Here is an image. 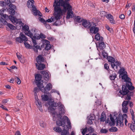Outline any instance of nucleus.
<instances>
[{"mask_svg": "<svg viewBox=\"0 0 135 135\" xmlns=\"http://www.w3.org/2000/svg\"><path fill=\"white\" fill-rule=\"evenodd\" d=\"M41 73L44 76V78L45 80L48 81L49 79V75L48 73L46 71H42L41 72Z\"/></svg>", "mask_w": 135, "mask_h": 135, "instance_id": "19", "label": "nucleus"}, {"mask_svg": "<svg viewBox=\"0 0 135 135\" xmlns=\"http://www.w3.org/2000/svg\"><path fill=\"white\" fill-rule=\"evenodd\" d=\"M35 79L36 80L35 83L38 87L41 88V85L42 84L41 82V80L42 78V76L40 74H36L35 76Z\"/></svg>", "mask_w": 135, "mask_h": 135, "instance_id": "9", "label": "nucleus"}, {"mask_svg": "<svg viewBox=\"0 0 135 135\" xmlns=\"http://www.w3.org/2000/svg\"><path fill=\"white\" fill-rule=\"evenodd\" d=\"M128 125L133 132H135V120L134 119H132L131 123H128Z\"/></svg>", "mask_w": 135, "mask_h": 135, "instance_id": "16", "label": "nucleus"}, {"mask_svg": "<svg viewBox=\"0 0 135 135\" xmlns=\"http://www.w3.org/2000/svg\"><path fill=\"white\" fill-rule=\"evenodd\" d=\"M100 14L101 16L103 17L104 16L106 17V16L107 15L106 12L103 11H100Z\"/></svg>", "mask_w": 135, "mask_h": 135, "instance_id": "43", "label": "nucleus"}, {"mask_svg": "<svg viewBox=\"0 0 135 135\" xmlns=\"http://www.w3.org/2000/svg\"><path fill=\"white\" fill-rule=\"evenodd\" d=\"M16 40L17 42L21 43L24 41V44L25 47L28 49H31L32 46L26 42L28 40V38L22 33H21L19 35V36L17 37L16 38Z\"/></svg>", "mask_w": 135, "mask_h": 135, "instance_id": "5", "label": "nucleus"}, {"mask_svg": "<svg viewBox=\"0 0 135 135\" xmlns=\"http://www.w3.org/2000/svg\"><path fill=\"white\" fill-rule=\"evenodd\" d=\"M40 38L44 39L45 38V35L42 33H41L40 35Z\"/></svg>", "mask_w": 135, "mask_h": 135, "instance_id": "61", "label": "nucleus"}, {"mask_svg": "<svg viewBox=\"0 0 135 135\" xmlns=\"http://www.w3.org/2000/svg\"><path fill=\"white\" fill-rule=\"evenodd\" d=\"M104 69L106 70L107 72L109 73L110 69L109 68L108 65L107 63H105L104 65Z\"/></svg>", "mask_w": 135, "mask_h": 135, "instance_id": "36", "label": "nucleus"}, {"mask_svg": "<svg viewBox=\"0 0 135 135\" xmlns=\"http://www.w3.org/2000/svg\"><path fill=\"white\" fill-rule=\"evenodd\" d=\"M41 97L42 100L44 101H47L49 99V97L47 95H42Z\"/></svg>", "mask_w": 135, "mask_h": 135, "instance_id": "33", "label": "nucleus"}, {"mask_svg": "<svg viewBox=\"0 0 135 135\" xmlns=\"http://www.w3.org/2000/svg\"><path fill=\"white\" fill-rule=\"evenodd\" d=\"M70 1V0H65L64 1V0H58L56 3L53 4V7H54L56 10H58L61 13V8L60 6L63 7L65 9L71 7V6L69 3Z\"/></svg>", "mask_w": 135, "mask_h": 135, "instance_id": "2", "label": "nucleus"}, {"mask_svg": "<svg viewBox=\"0 0 135 135\" xmlns=\"http://www.w3.org/2000/svg\"><path fill=\"white\" fill-rule=\"evenodd\" d=\"M118 130V129L116 127H112L109 129V131L110 132H115L117 131Z\"/></svg>", "mask_w": 135, "mask_h": 135, "instance_id": "35", "label": "nucleus"}, {"mask_svg": "<svg viewBox=\"0 0 135 135\" xmlns=\"http://www.w3.org/2000/svg\"><path fill=\"white\" fill-rule=\"evenodd\" d=\"M54 21V19L52 18H49L47 20V22H52Z\"/></svg>", "mask_w": 135, "mask_h": 135, "instance_id": "59", "label": "nucleus"}, {"mask_svg": "<svg viewBox=\"0 0 135 135\" xmlns=\"http://www.w3.org/2000/svg\"><path fill=\"white\" fill-rule=\"evenodd\" d=\"M94 25H92L90 28V32L91 34H96L99 31V28L96 27V24L94 23Z\"/></svg>", "mask_w": 135, "mask_h": 135, "instance_id": "12", "label": "nucleus"}, {"mask_svg": "<svg viewBox=\"0 0 135 135\" xmlns=\"http://www.w3.org/2000/svg\"><path fill=\"white\" fill-rule=\"evenodd\" d=\"M127 77L128 75L127 74H124L121 75L120 78H122V79L124 80H125Z\"/></svg>", "mask_w": 135, "mask_h": 135, "instance_id": "52", "label": "nucleus"}, {"mask_svg": "<svg viewBox=\"0 0 135 135\" xmlns=\"http://www.w3.org/2000/svg\"><path fill=\"white\" fill-rule=\"evenodd\" d=\"M39 124L41 127L43 128H45L46 124L44 122L42 121H41L40 122Z\"/></svg>", "mask_w": 135, "mask_h": 135, "instance_id": "40", "label": "nucleus"}, {"mask_svg": "<svg viewBox=\"0 0 135 135\" xmlns=\"http://www.w3.org/2000/svg\"><path fill=\"white\" fill-rule=\"evenodd\" d=\"M95 39L97 40H99V41L102 40L103 39V37L100 36V34L98 33H97L95 35Z\"/></svg>", "mask_w": 135, "mask_h": 135, "instance_id": "26", "label": "nucleus"}, {"mask_svg": "<svg viewBox=\"0 0 135 135\" xmlns=\"http://www.w3.org/2000/svg\"><path fill=\"white\" fill-rule=\"evenodd\" d=\"M95 119V117H94L93 118V117H92L91 118V117H90L89 119L87 121V123L88 124H92L93 123V122L92 121V120H94Z\"/></svg>", "mask_w": 135, "mask_h": 135, "instance_id": "41", "label": "nucleus"}, {"mask_svg": "<svg viewBox=\"0 0 135 135\" xmlns=\"http://www.w3.org/2000/svg\"><path fill=\"white\" fill-rule=\"evenodd\" d=\"M0 5L3 7H5L7 5L4 1H1L0 2Z\"/></svg>", "mask_w": 135, "mask_h": 135, "instance_id": "51", "label": "nucleus"}, {"mask_svg": "<svg viewBox=\"0 0 135 135\" xmlns=\"http://www.w3.org/2000/svg\"><path fill=\"white\" fill-rule=\"evenodd\" d=\"M87 131V128H85L84 129L82 132V133L83 135H84L85 134V133H86Z\"/></svg>", "mask_w": 135, "mask_h": 135, "instance_id": "60", "label": "nucleus"}, {"mask_svg": "<svg viewBox=\"0 0 135 135\" xmlns=\"http://www.w3.org/2000/svg\"><path fill=\"white\" fill-rule=\"evenodd\" d=\"M129 102V101H124L122 104V107H127V105Z\"/></svg>", "mask_w": 135, "mask_h": 135, "instance_id": "45", "label": "nucleus"}, {"mask_svg": "<svg viewBox=\"0 0 135 135\" xmlns=\"http://www.w3.org/2000/svg\"><path fill=\"white\" fill-rule=\"evenodd\" d=\"M101 52H102V54L104 58H107L108 57V54L107 53L105 52L104 50H102Z\"/></svg>", "mask_w": 135, "mask_h": 135, "instance_id": "38", "label": "nucleus"}, {"mask_svg": "<svg viewBox=\"0 0 135 135\" xmlns=\"http://www.w3.org/2000/svg\"><path fill=\"white\" fill-rule=\"evenodd\" d=\"M114 64L115 65V67L116 68H117L118 66L120 65L121 64V63L118 61H116L114 62Z\"/></svg>", "mask_w": 135, "mask_h": 135, "instance_id": "54", "label": "nucleus"}, {"mask_svg": "<svg viewBox=\"0 0 135 135\" xmlns=\"http://www.w3.org/2000/svg\"><path fill=\"white\" fill-rule=\"evenodd\" d=\"M131 79L130 78L128 77L125 80V81L126 82V85H129V84H132V83L131 82Z\"/></svg>", "mask_w": 135, "mask_h": 135, "instance_id": "30", "label": "nucleus"}, {"mask_svg": "<svg viewBox=\"0 0 135 135\" xmlns=\"http://www.w3.org/2000/svg\"><path fill=\"white\" fill-rule=\"evenodd\" d=\"M9 15V18L10 21L15 25H16L18 24L19 25H21L22 23V21H21L19 19H17L14 17L12 15Z\"/></svg>", "mask_w": 135, "mask_h": 135, "instance_id": "8", "label": "nucleus"}, {"mask_svg": "<svg viewBox=\"0 0 135 135\" xmlns=\"http://www.w3.org/2000/svg\"><path fill=\"white\" fill-rule=\"evenodd\" d=\"M67 11V14L66 15V18L69 19L70 18L73 17L74 15H73V12L72 11V7L71 6V7L66 9H65L64 8H63V9H61V13L58 10H56L55 8H54V13L55 19L56 20H58L60 18L61 16L62 15L63 13H65Z\"/></svg>", "mask_w": 135, "mask_h": 135, "instance_id": "1", "label": "nucleus"}, {"mask_svg": "<svg viewBox=\"0 0 135 135\" xmlns=\"http://www.w3.org/2000/svg\"><path fill=\"white\" fill-rule=\"evenodd\" d=\"M15 135H21L20 131H16L15 133Z\"/></svg>", "mask_w": 135, "mask_h": 135, "instance_id": "64", "label": "nucleus"}, {"mask_svg": "<svg viewBox=\"0 0 135 135\" xmlns=\"http://www.w3.org/2000/svg\"><path fill=\"white\" fill-rule=\"evenodd\" d=\"M127 117V115L126 114H123L122 115L121 114H119L118 115V118H116L117 120L116 122V126H117L118 125V123H119L120 126L122 127L123 125V120H124L126 119Z\"/></svg>", "mask_w": 135, "mask_h": 135, "instance_id": "7", "label": "nucleus"}, {"mask_svg": "<svg viewBox=\"0 0 135 135\" xmlns=\"http://www.w3.org/2000/svg\"><path fill=\"white\" fill-rule=\"evenodd\" d=\"M7 26L11 29L13 30L14 29L15 26L9 23H8L6 25Z\"/></svg>", "mask_w": 135, "mask_h": 135, "instance_id": "44", "label": "nucleus"}, {"mask_svg": "<svg viewBox=\"0 0 135 135\" xmlns=\"http://www.w3.org/2000/svg\"><path fill=\"white\" fill-rule=\"evenodd\" d=\"M48 104L49 105L48 108V109L49 110L53 111L55 109L53 107H56L58 106L59 105V103L55 102L54 101L49 102L48 103Z\"/></svg>", "mask_w": 135, "mask_h": 135, "instance_id": "13", "label": "nucleus"}, {"mask_svg": "<svg viewBox=\"0 0 135 135\" xmlns=\"http://www.w3.org/2000/svg\"><path fill=\"white\" fill-rule=\"evenodd\" d=\"M52 84L50 83H49L44 89H42V88H41V90L45 94H48L49 93V91L52 89Z\"/></svg>", "mask_w": 135, "mask_h": 135, "instance_id": "10", "label": "nucleus"}, {"mask_svg": "<svg viewBox=\"0 0 135 135\" xmlns=\"http://www.w3.org/2000/svg\"><path fill=\"white\" fill-rule=\"evenodd\" d=\"M106 118V115H103L102 114L101 115V118L100 119V121L101 122H104L105 119Z\"/></svg>", "mask_w": 135, "mask_h": 135, "instance_id": "47", "label": "nucleus"}, {"mask_svg": "<svg viewBox=\"0 0 135 135\" xmlns=\"http://www.w3.org/2000/svg\"><path fill=\"white\" fill-rule=\"evenodd\" d=\"M108 131L105 129H102L101 131L100 132L102 133H107Z\"/></svg>", "mask_w": 135, "mask_h": 135, "instance_id": "58", "label": "nucleus"}, {"mask_svg": "<svg viewBox=\"0 0 135 135\" xmlns=\"http://www.w3.org/2000/svg\"><path fill=\"white\" fill-rule=\"evenodd\" d=\"M66 119H68V117L66 116H64L61 118V117L59 120L56 121V124L59 126H62L64 127L63 131L61 133V135H69V133L67 129H68V126L67 125H65Z\"/></svg>", "mask_w": 135, "mask_h": 135, "instance_id": "3", "label": "nucleus"}, {"mask_svg": "<svg viewBox=\"0 0 135 135\" xmlns=\"http://www.w3.org/2000/svg\"><path fill=\"white\" fill-rule=\"evenodd\" d=\"M132 84H129V85H125L127 89V88L129 90H132L134 89V87L133 86H132Z\"/></svg>", "mask_w": 135, "mask_h": 135, "instance_id": "37", "label": "nucleus"}, {"mask_svg": "<svg viewBox=\"0 0 135 135\" xmlns=\"http://www.w3.org/2000/svg\"><path fill=\"white\" fill-rule=\"evenodd\" d=\"M83 19H81V18L79 16H77L75 17V20L76 21L77 23H80L81 22H83Z\"/></svg>", "mask_w": 135, "mask_h": 135, "instance_id": "31", "label": "nucleus"}, {"mask_svg": "<svg viewBox=\"0 0 135 135\" xmlns=\"http://www.w3.org/2000/svg\"><path fill=\"white\" fill-rule=\"evenodd\" d=\"M110 118L111 120V121H109V119L108 120H107L105 121L106 123H109L110 125L111 126H114L115 124V120L114 118L112 116L111 114H110Z\"/></svg>", "mask_w": 135, "mask_h": 135, "instance_id": "17", "label": "nucleus"}, {"mask_svg": "<svg viewBox=\"0 0 135 135\" xmlns=\"http://www.w3.org/2000/svg\"><path fill=\"white\" fill-rule=\"evenodd\" d=\"M122 90L119 91L118 95L119 96L122 97L123 95L127 94V97L125 99L129 100L131 99V97L133 95V92H129L128 90L126 88L125 85L122 86Z\"/></svg>", "mask_w": 135, "mask_h": 135, "instance_id": "4", "label": "nucleus"}, {"mask_svg": "<svg viewBox=\"0 0 135 135\" xmlns=\"http://www.w3.org/2000/svg\"><path fill=\"white\" fill-rule=\"evenodd\" d=\"M36 61L38 64H40L44 61V58L41 55H38L36 58Z\"/></svg>", "mask_w": 135, "mask_h": 135, "instance_id": "22", "label": "nucleus"}, {"mask_svg": "<svg viewBox=\"0 0 135 135\" xmlns=\"http://www.w3.org/2000/svg\"><path fill=\"white\" fill-rule=\"evenodd\" d=\"M106 17L109 20L110 23L113 24H115V21L113 18V16L111 14H107V16H106Z\"/></svg>", "mask_w": 135, "mask_h": 135, "instance_id": "20", "label": "nucleus"}, {"mask_svg": "<svg viewBox=\"0 0 135 135\" xmlns=\"http://www.w3.org/2000/svg\"><path fill=\"white\" fill-rule=\"evenodd\" d=\"M34 1L33 0H29L27 2V6L29 8H31L33 6V2Z\"/></svg>", "mask_w": 135, "mask_h": 135, "instance_id": "24", "label": "nucleus"}, {"mask_svg": "<svg viewBox=\"0 0 135 135\" xmlns=\"http://www.w3.org/2000/svg\"><path fill=\"white\" fill-rule=\"evenodd\" d=\"M0 107H1L3 109H4L6 110H8L7 109L6 107H4L3 105L0 104Z\"/></svg>", "mask_w": 135, "mask_h": 135, "instance_id": "62", "label": "nucleus"}, {"mask_svg": "<svg viewBox=\"0 0 135 135\" xmlns=\"http://www.w3.org/2000/svg\"><path fill=\"white\" fill-rule=\"evenodd\" d=\"M22 94L21 93H19L17 96L18 98L19 99H21L22 98Z\"/></svg>", "mask_w": 135, "mask_h": 135, "instance_id": "55", "label": "nucleus"}, {"mask_svg": "<svg viewBox=\"0 0 135 135\" xmlns=\"http://www.w3.org/2000/svg\"><path fill=\"white\" fill-rule=\"evenodd\" d=\"M28 34V36L31 38L33 37L34 39L38 40L40 39V35L37 33H35V30L33 32H32L31 34L29 33Z\"/></svg>", "mask_w": 135, "mask_h": 135, "instance_id": "15", "label": "nucleus"}, {"mask_svg": "<svg viewBox=\"0 0 135 135\" xmlns=\"http://www.w3.org/2000/svg\"><path fill=\"white\" fill-rule=\"evenodd\" d=\"M38 64V65L37 64V63H36V65L38 70H42L45 68V66L44 64L42 63Z\"/></svg>", "mask_w": 135, "mask_h": 135, "instance_id": "21", "label": "nucleus"}, {"mask_svg": "<svg viewBox=\"0 0 135 135\" xmlns=\"http://www.w3.org/2000/svg\"><path fill=\"white\" fill-rule=\"evenodd\" d=\"M40 46L38 45H33L32 46L31 49H33L34 51L36 52H38V49H40Z\"/></svg>", "mask_w": 135, "mask_h": 135, "instance_id": "32", "label": "nucleus"}, {"mask_svg": "<svg viewBox=\"0 0 135 135\" xmlns=\"http://www.w3.org/2000/svg\"><path fill=\"white\" fill-rule=\"evenodd\" d=\"M89 130L91 133L93 132L94 131L93 128H92V127H89Z\"/></svg>", "mask_w": 135, "mask_h": 135, "instance_id": "63", "label": "nucleus"}, {"mask_svg": "<svg viewBox=\"0 0 135 135\" xmlns=\"http://www.w3.org/2000/svg\"><path fill=\"white\" fill-rule=\"evenodd\" d=\"M22 30L25 31V34L28 36V34H31L32 33L29 30V27L27 25H25L22 27Z\"/></svg>", "mask_w": 135, "mask_h": 135, "instance_id": "18", "label": "nucleus"}, {"mask_svg": "<svg viewBox=\"0 0 135 135\" xmlns=\"http://www.w3.org/2000/svg\"><path fill=\"white\" fill-rule=\"evenodd\" d=\"M98 43L99 46L98 50V49H100V50L99 51V54H100L101 53L100 50H103L105 48L106 46L105 44L103 41V40H102L99 41Z\"/></svg>", "mask_w": 135, "mask_h": 135, "instance_id": "14", "label": "nucleus"}, {"mask_svg": "<svg viewBox=\"0 0 135 135\" xmlns=\"http://www.w3.org/2000/svg\"><path fill=\"white\" fill-rule=\"evenodd\" d=\"M33 14L35 16H39L40 17L42 16V14L40 12V11L38 10H36V11H34L33 12H32Z\"/></svg>", "mask_w": 135, "mask_h": 135, "instance_id": "28", "label": "nucleus"}, {"mask_svg": "<svg viewBox=\"0 0 135 135\" xmlns=\"http://www.w3.org/2000/svg\"><path fill=\"white\" fill-rule=\"evenodd\" d=\"M1 24L6 25L7 23V21L3 18H1L0 19V22Z\"/></svg>", "mask_w": 135, "mask_h": 135, "instance_id": "39", "label": "nucleus"}, {"mask_svg": "<svg viewBox=\"0 0 135 135\" xmlns=\"http://www.w3.org/2000/svg\"><path fill=\"white\" fill-rule=\"evenodd\" d=\"M54 130L58 132H61L62 131V129L59 127H55L53 128Z\"/></svg>", "mask_w": 135, "mask_h": 135, "instance_id": "34", "label": "nucleus"}, {"mask_svg": "<svg viewBox=\"0 0 135 135\" xmlns=\"http://www.w3.org/2000/svg\"><path fill=\"white\" fill-rule=\"evenodd\" d=\"M32 39V42H33V45H37V43L36 40H35V39L33 38V37L31 38Z\"/></svg>", "mask_w": 135, "mask_h": 135, "instance_id": "57", "label": "nucleus"}, {"mask_svg": "<svg viewBox=\"0 0 135 135\" xmlns=\"http://www.w3.org/2000/svg\"><path fill=\"white\" fill-rule=\"evenodd\" d=\"M94 24V22H88L86 20H83L82 25L85 28H89L92 25H94L93 24Z\"/></svg>", "mask_w": 135, "mask_h": 135, "instance_id": "11", "label": "nucleus"}, {"mask_svg": "<svg viewBox=\"0 0 135 135\" xmlns=\"http://www.w3.org/2000/svg\"><path fill=\"white\" fill-rule=\"evenodd\" d=\"M36 97H35V103L36 104V105L38 107H42V104L41 102L39 101V99L37 98H36Z\"/></svg>", "mask_w": 135, "mask_h": 135, "instance_id": "25", "label": "nucleus"}, {"mask_svg": "<svg viewBox=\"0 0 135 135\" xmlns=\"http://www.w3.org/2000/svg\"><path fill=\"white\" fill-rule=\"evenodd\" d=\"M59 111L61 112V114H62L64 113V105H62L61 103L59 102Z\"/></svg>", "mask_w": 135, "mask_h": 135, "instance_id": "23", "label": "nucleus"}, {"mask_svg": "<svg viewBox=\"0 0 135 135\" xmlns=\"http://www.w3.org/2000/svg\"><path fill=\"white\" fill-rule=\"evenodd\" d=\"M130 113H131V114L132 115V119H134V112L133 110L132 109H130Z\"/></svg>", "mask_w": 135, "mask_h": 135, "instance_id": "53", "label": "nucleus"}, {"mask_svg": "<svg viewBox=\"0 0 135 135\" xmlns=\"http://www.w3.org/2000/svg\"><path fill=\"white\" fill-rule=\"evenodd\" d=\"M39 20L41 22L43 23L44 24H46V21L42 18L41 17H39Z\"/></svg>", "mask_w": 135, "mask_h": 135, "instance_id": "50", "label": "nucleus"}, {"mask_svg": "<svg viewBox=\"0 0 135 135\" xmlns=\"http://www.w3.org/2000/svg\"><path fill=\"white\" fill-rule=\"evenodd\" d=\"M107 59L108 62H111L112 63H114L115 61L114 58L111 56L107 57Z\"/></svg>", "mask_w": 135, "mask_h": 135, "instance_id": "29", "label": "nucleus"}, {"mask_svg": "<svg viewBox=\"0 0 135 135\" xmlns=\"http://www.w3.org/2000/svg\"><path fill=\"white\" fill-rule=\"evenodd\" d=\"M46 46L45 47V49L47 50H49L51 48V46L50 44L47 43L46 44Z\"/></svg>", "mask_w": 135, "mask_h": 135, "instance_id": "48", "label": "nucleus"}, {"mask_svg": "<svg viewBox=\"0 0 135 135\" xmlns=\"http://www.w3.org/2000/svg\"><path fill=\"white\" fill-rule=\"evenodd\" d=\"M66 120H67V124L68 125L69 127L70 128L71 127V123L70 122V120L68 118V119H66Z\"/></svg>", "mask_w": 135, "mask_h": 135, "instance_id": "56", "label": "nucleus"}, {"mask_svg": "<svg viewBox=\"0 0 135 135\" xmlns=\"http://www.w3.org/2000/svg\"><path fill=\"white\" fill-rule=\"evenodd\" d=\"M117 76V74H116L114 73L112 75H111L109 78L110 80H114L115 79Z\"/></svg>", "mask_w": 135, "mask_h": 135, "instance_id": "42", "label": "nucleus"}, {"mask_svg": "<svg viewBox=\"0 0 135 135\" xmlns=\"http://www.w3.org/2000/svg\"><path fill=\"white\" fill-rule=\"evenodd\" d=\"M14 81L16 82L18 84H20L21 83V81L20 79L17 77L14 78Z\"/></svg>", "mask_w": 135, "mask_h": 135, "instance_id": "46", "label": "nucleus"}, {"mask_svg": "<svg viewBox=\"0 0 135 135\" xmlns=\"http://www.w3.org/2000/svg\"><path fill=\"white\" fill-rule=\"evenodd\" d=\"M4 2L7 5H8H8L9 7L7 10L9 13L12 15H15V10L16 9V6L11 3L12 2L10 0H4Z\"/></svg>", "mask_w": 135, "mask_h": 135, "instance_id": "6", "label": "nucleus"}, {"mask_svg": "<svg viewBox=\"0 0 135 135\" xmlns=\"http://www.w3.org/2000/svg\"><path fill=\"white\" fill-rule=\"evenodd\" d=\"M122 109L123 112L124 113L127 112L128 109V107H122Z\"/></svg>", "mask_w": 135, "mask_h": 135, "instance_id": "49", "label": "nucleus"}, {"mask_svg": "<svg viewBox=\"0 0 135 135\" xmlns=\"http://www.w3.org/2000/svg\"><path fill=\"white\" fill-rule=\"evenodd\" d=\"M125 70L124 68L123 67L121 68L118 71V73L119 74V78H120L121 76L123 74H125Z\"/></svg>", "mask_w": 135, "mask_h": 135, "instance_id": "27", "label": "nucleus"}]
</instances>
